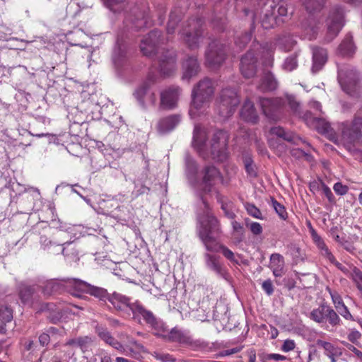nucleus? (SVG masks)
Listing matches in <instances>:
<instances>
[{"mask_svg":"<svg viewBox=\"0 0 362 362\" xmlns=\"http://www.w3.org/2000/svg\"><path fill=\"white\" fill-rule=\"evenodd\" d=\"M204 209L198 214V233L206 249L211 252L221 251L223 255L233 262H237L235 254L217 241L222 230L218 220L210 212L206 202L202 198Z\"/></svg>","mask_w":362,"mask_h":362,"instance_id":"f257e3e1","label":"nucleus"},{"mask_svg":"<svg viewBox=\"0 0 362 362\" xmlns=\"http://www.w3.org/2000/svg\"><path fill=\"white\" fill-rule=\"evenodd\" d=\"M208 132L199 126H195L192 144L199 151H209L213 159L224 160L227 157L226 148L228 135L226 132L218 130L213 133L212 137L207 143Z\"/></svg>","mask_w":362,"mask_h":362,"instance_id":"f03ea898","label":"nucleus"},{"mask_svg":"<svg viewBox=\"0 0 362 362\" xmlns=\"http://www.w3.org/2000/svg\"><path fill=\"white\" fill-rule=\"evenodd\" d=\"M185 175L189 184L195 189H200L204 194L212 192L213 187L223 180L220 171L214 165H206L202 169L200 180L197 163L189 156L185 158Z\"/></svg>","mask_w":362,"mask_h":362,"instance_id":"7ed1b4c3","label":"nucleus"},{"mask_svg":"<svg viewBox=\"0 0 362 362\" xmlns=\"http://www.w3.org/2000/svg\"><path fill=\"white\" fill-rule=\"evenodd\" d=\"M214 87L211 80L206 78L194 86L192 92V102L189 113L192 117L204 114L214 95Z\"/></svg>","mask_w":362,"mask_h":362,"instance_id":"20e7f679","label":"nucleus"},{"mask_svg":"<svg viewBox=\"0 0 362 362\" xmlns=\"http://www.w3.org/2000/svg\"><path fill=\"white\" fill-rule=\"evenodd\" d=\"M340 142L349 151L362 144V111L355 116L351 123L343 124Z\"/></svg>","mask_w":362,"mask_h":362,"instance_id":"39448f33","label":"nucleus"},{"mask_svg":"<svg viewBox=\"0 0 362 362\" xmlns=\"http://www.w3.org/2000/svg\"><path fill=\"white\" fill-rule=\"evenodd\" d=\"M240 103L237 93L230 88L223 89L216 101V112L223 119L230 117Z\"/></svg>","mask_w":362,"mask_h":362,"instance_id":"423d86ee","label":"nucleus"},{"mask_svg":"<svg viewBox=\"0 0 362 362\" xmlns=\"http://www.w3.org/2000/svg\"><path fill=\"white\" fill-rule=\"evenodd\" d=\"M202 20L199 18L190 19L187 25L182 30L180 35L188 47L197 49L202 42Z\"/></svg>","mask_w":362,"mask_h":362,"instance_id":"0eeeda50","label":"nucleus"},{"mask_svg":"<svg viewBox=\"0 0 362 362\" xmlns=\"http://www.w3.org/2000/svg\"><path fill=\"white\" fill-rule=\"evenodd\" d=\"M338 80L341 88L347 94L354 95L358 89V74L350 66L339 69Z\"/></svg>","mask_w":362,"mask_h":362,"instance_id":"6e6552de","label":"nucleus"},{"mask_svg":"<svg viewBox=\"0 0 362 362\" xmlns=\"http://www.w3.org/2000/svg\"><path fill=\"white\" fill-rule=\"evenodd\" d=\"M71 281H77V279L48 280L42 287V292L45 295H52L63 291H67L73 296L79 297L80 295L76 292L75 285L71 283Z\"/></svg>","mask_w":362,"mask_h":362,"instance_id":"1a4fd4ad","label":"nucleus"},{"mask_svg":"<svg viewBox=\"0 0 362 362\" xmlns=\"http://www.w3.org/2000/svg\"><path fill=\"white\" fill-rule=\"evenodd\" d=\"M310 318L317 323H324L328 321L332 327L339 325L341 322L337 313L324 304L313 310L310 313Z\"/></svg>","mask_w":362,"mask_h":362,"instance_id":"9d476101","label":"nucleus"},{"mask_svg":"<svg viewBox=\"0 0 362 362\" xmlns=\"http://www.w3.org/2000/svg\"><path fill=\"white\" fill-rule=\"evenodd\" d=\"M226 46L218 40L211 42L206 52V63L211 67L221 65L226 59Z\"/></svg>","mask_w":362,"mask_h":362,"instance_id":"9b49d317","label":"nucleus"},{"mask_svg":"<svg viewBox=\"0 0 362 362\" xmlns=\"http://www.w3.org/2000/svg\"><path fill=\"white\" fill-rule=\"evenodd\" d=\"M344 11L341 8L333 9L327 18V32L326 40L329 42L332 40L340 32L344 26Z\"/></svg>","mask_w":362,"mask_h":362,"instance_id":"f8f14e48","label":"nucleus"},{"mask_svg":"<svg viewBox=\"0 0 362 362\" xmlns=\"http://www.w3.org/2000/svg\"><path fill=\"white\" fill-rule=\"evenodd\" d=\"M182 89L172 86L163 89L160 93V107L164 110H173L177 105Z\"/></svg>","mask_w":362,"mask_h":362,"instance_id":"ddd939ff","label":"nucleus"},{"mask_svg":"<svg viewBox=\"0 0 362 362\" xmlns=\"http://www.w3.org/2000/svg\"><path fill=\"white\" fill-rule=\"evenodd\" d=\"M108 300L115 310L127 316L132 315L134 305H136L138 302V300L132 301L128 296L117 292L111 294L108 297Z\"/></svg>","mask_w":362,"mask_h":362,"instance_id":"4468645a","label":"nucleus"},{"mask_svg":"<svg viewBox=\"0 0 362 362\" xmlns=\"http://www.w3.org/2000/svg\"><path fill=\"white\" fill-rule=\"evenodd\" d=\"M259 104L265 116L276 120L278 119L277 113L284 106V101L282 98H264L259 99Z\"/></svg>","mask_w":362,"mask_h":362,"instance_id":"2eb2a0df","label":"nucleus"},{"mask_svg":"<svg viewBox=\"0 0 362 362\" xmlns=\"http://www.w3.org/2000/svg\"><path fill=\"white\" fill-rule=\"evenodd\" d=\"M163 39H160V32L157 30L151 31L147 35L144 36L140 44L141 52L146 56L153 54L157 47L160 43H163Z\"/></svg>","mask_w":362,"mask_h":362,"instance_id":"dca6fc26","label":"nucleus"},{"mask_svg":"<svg viewBox=\"0 0 362 362\" xmlns=\"http://www.w3.org/2000/svg\"><path fill=\"white\" fill-rule=\"evenodd\" d=\"M281 139L284 141L290 142L293 144H298L300 142H303L301 138L291 132H286L281 127H272L269 130V145L272 148H276L274 137Z\"/></svg>","mask_w":362,"mask_h":362,"instance_id":"f3484780","label":"nucleus"},{"mask_svg":"<svg viewBox=\"0 0 362 362\" xmlns=\"http://www.w3.org/2000/svg\"><path fill=\"white\" fill-rule=\"evenodd\" d=\"M153 329V334L156 336L162 337L168 341H177L180 339V332L175 329H172L168 330L165 323L158 318L149 325Z\"/></svg>","mask_w":362,"mask_h":362,"instance_id":"a211bd4d","label":"nucleus"},{"mask_svg":"<svg viewBox=\"0 0 362 362\" xmlns=\"http://www.w3.org/2000/svg\"><path fill=\"white\" fill-rule=\"evenodd\" d=\"M71 283L74 284L76 287V292H86L91 296H93L100 300H108L110 296L105 288L92 286L86 281L77 279V281H71Z\"/></svg>","mask_w":362,"mask_h":362,"instance_id":"6ab92c4d","label":"nucleus"},{"mask_svg":"<svg viewBox=\"0 0 362 362\" xmlns=\"http://www.w3.org/2000/svg\"><path fill=\"white\" fill-rule=\"evenodd\" d=\"M182 116L180 114H172L160 118L156 124L158 134H165L170 132L180 123Z\"/></svg>","mask_w":362,"mask_h":362,"instance_id":"aec40b11","label":"nucleus"},{"mask_svg":"<svg viewBox=\"0 0 362 362\" xmlns=\"http://www.w3.org/2000/svg\"><path fill=\"white\" fill-rule=\"evenodd\" d=\"M256 54L253 50L247 52L241 59L240 71L245 78L252 77L256 72Z\"/></svg>","mask_w":362,"mask_h":362,"instance_id":"412c9836","label":"nucleus"},{"mask_svg":"<svg viewBox=\"0 0 362 362\" xmlns=\"http://www.w3.org/2000/svg\"><path fill=\"white\" fill-rule=\"evenodd\" d=\"M95 332L105 344L117 350L120 354L128 355L126 354L127 350L124 346L111 334L107 328L97 326L95 327Z\"/></svg>","mask_w":362,"mask_h":362,"instance_id":"4be33fe9","label":"nucleus"},{"mask_svg":"<svg viewBox=\"0 0 362 362\" xmlns=\"http://www.w3.org/2000/svg\"><path fill=\"white\" fill-rule=\"evenodd\" d=\"M316 344L324 350V354L330 359V362H339L341 360L342 349L339 346L322 339H317Z\"/></svg>","mask_w":362,"mask_h":362,"instance_id":"5701e85b","label":"nucleus"},{"mask_svg":"<svg viewBox=\"0 0 362 362\" xmlns=\"http://www.w3.org/2000/svg\"><path fill=\"white\" fill-rule=\"evenodd\" d=\"M182 70L183 80H189L197 76L200 70V66L197 58L194 56L187 57L182 62Z\"/></svg>","mask_w":362,"mask_h":362,"instance_id":"b1692460","label":"nucleus"},{"mask_svg":"<svg viewBox=\"0 0 362 362\" xmlns=\"http://www.w3.org/2000/svg\"><path fill=\"white\" fill-rule=\"evenodd\" d=\"M269 267L275 277H281L286 273L285 260L279 253H273L269 257Z\"/></svg>","mask_w":362,"mask_h":362,"instance_id":"393cba45","label":"nucleus"},{"mask_svg":"<svg viewBox=\"0 0 362 362\" xmlns=\"http://www.w3.org/2000/svg\"><path fill=\"white\" fill-rule=\"evenodd\" d=\"M132 314L135 320L140 321L142 319L148 326L152 324L156 318L151 310L144 308L139 301L136 305H134Z\"/></svg>","mask_w":362,"mask_h":362,"instance_id":"a878e982","label":"nucleus"},{"mask_svg":"<svg viewBox=\"0 0 362 362\" xmlns=\"http://www.w3.org/2000/svg\"><path fill=\"white\" fill-rule=\"evenodd\" d=\"M204 259L206 266L209 269L214 272L218 276L227 279V272L219 262L218 257L209 253H205Z\"/></svg>","mask_w":362,"mask_h":362,"instance_id":"bb28decb","label":"nucleus"},{"mask_svg":"<svg viewBox=\"0 0 362 362\" xmlns=\"http://www.w3.org/2000/svg\"><path fill=\"white\" fill-rule=\"evenodd\" d=\"M327 60V50L321 47L313 48L312 72L315 74L322 69Z\"/></svg>","mask_w":362,"mask_h":362,"instance_id":"cd10ccee","label":"nucleus"},{"mask_svg":"<svg viewBox=\"0 0 362 362\" xmlns=\"http://www.w3.org/2000/svg\"><path fill=\"white\" fill-rule=\"evenodd\" d=\"M175 61V57L173 52L163 56L159 61L161 74L165 76H169L173 74L176 69Z\"/></svg>","mask_w":362,"mask_h":362,"instance_id":"c85d7f7f","label":"nucleus"},{"mask_svg":"<svg viewBox=\"0 0 362 362\" xmlns=\"http://www.w3.org/2000/svg\"><path fill=\"white\" fill-rule=\"evenodd\" d=\"M241 117L246 122L256 123L258 115L254 107V104L249 100H246L240 110Z\"/></svg>","mask_w":362,"mask_h":362,"instance_id":"c756f323","label":"nucleus"},{"mask_svg":"<svg viewBox=\"0 0 362 362\" xmlns=\"http://www.w3.org/2000/svg\"><path fill=\"white\" fill-rule=\"evenodd\" d=\"M284 101V105L286 103H287L293 114L303 118L305 120L308 119V116L310 115V112L307 111L306 112L303 113L301 111L300 103L297 100L294 95L286 94Z\"/></svg>","mask_w":362,"mask_h":362,"instance_id":"7c9ffc66","label":"nucleus"},{"mask_svg":"<svg viewBox=\"0 0 362 362\" xmlns=\"http://www.w3.org/2000/svg\"><path fill=\"white\" fill-rule=\"evenodd\" d=\"M127 57V45L122 39H117L113 49L112 60L119 65Z\"/></svg>","mask_w":362,"mask_h":362,"instance_id":"2f4dec72","label":"nucleus"},{"mask_svg":"<svg viewBox=\"0 0 362 362\" xmlns=\"http://www.w3.org/2000/svg\"><path fill=\"white\" fill-rule=\"evenodd\" d=\"M305 121L308 124L315 128L320 134H329L332 131L330 124L327 122L322 118L312 117L311 113Z\"/></svg>","mask_w":362,"mask_h":362,"instance_id":"473e14b6","label":"nucleus"},{"mask_svg":"<svg viewBox=\"0 0 362 362\" xmlns=\"http://www.w3.org/2000/svg\"><path fill=\"white\" fill-rule=\"evenodd\" d=\"M319 21L313 17H310L303 25L305 37L311 40L316 37L319 30Z\"/></svg>","mask_w":362,"mask_h":362,"instance_id":"72a5a7b5","label":"nucleus"},{"mask_svg":"<svg viewBox=\"0 0 362 362\" xmlns=\"http://www.w3.org/2000/svg\"><path fill=\"white\" fill-rule=\"evenodd\" d=\"M93 341V339L88 336L79 337L69 339L66 342L65 346L78 347L84 353L90 347Z\"/></svg>","mask_w":362,"mask_h":362,"instance_id":"f704fd0d","label":"nucleus"},{"mask_svg":"<svg viewBox=\"0 0 362 362\" xmlns=\"http://www.w3.org/2000/svg\"><path fill=\"white\" fill-rule=\"evenodd\" d=\"M13 319V310L7 305H0V333L6 332V324Z\"/></svg>","mask_w":362,"mask_h":362,"instance_id":"c9c22d12","label":"nucleus"},{"mask_svg":"<svg viewBox=\"0 0 362 362\" xmlns=\"http://www.w3.org/2000/svg\"><path fill=\"white\" fill-rule=\"evenodd\" d=\"M355 49L352 37L347 35L339 46L338 52L342 56H351L354 53Z\"/></svg>","mask_w":362,"mask_h":362,"instance_id":"e433bc0d","label":"nucleus"},{"mask_svg":"<svg viewBox=\"0 0 362 362\" xmlns=\"http://www.w3.org/2000/svg\"><path fill=\"white\" fill-rule=\"evenodd\" d=\"M269 8L276 13V16H286L289 13V10H291V13L292 12V8H288V3L286 1H280L278 3L274 1H272L268 3Z\"/></svg>","mask_w":362,"mask_h":362,"instance_id":"4c0bfd02","label":"nucleus"},{"mask_svg":"<svg viewBox=\"0 0 362 362\" xmlns=\"http://www.w3.org/2000/svg\"><path fill=\"white\" fill-rule=\"evenodd\" d=\"M276 87L277 81L270 72L264 74L260 84L258 86V88L262 91L273 90H275Z\"/></svg>","mask_w":362,"mask_h":362,"instance_id":"58836bf2","label":"nucleus"},{"mask_svg":"<svg viewBox=\"0 0 362 362\" xmlns=\"http://www.w3.org/2000/svg\"><path fill=\"white\" fill-rule=\"evenodd\" d=\"M276 15L269 8L268 4L261 19L262 26L265 29H269L276 24Z\"/></svg>","mask_w":362,"mask_h":362,"instance_id":"ea45409f","label":"nucleus"},{"mask_svg":"<svg viewBox=\"0 0 362 362\" xmlns=\"http://www.w3.org/2000/svg\"><path fill=\"white\" fill-rule=\"evenodd\" d=\"M305 10L309 13H314L321 11L325 0H300Z\"/></svg>","mask_w":362,"mask_h":362,"instance_id":"a19ab883","label":"nucleus"},{"mask_svg":"<svg viewBox=\"0 0 362 362\" xmlns=\"http://www.w3.org/2000/svg\"><path fill=\"white\" fill-rule=\"evenodd\" d=\"M181 12L179 10H174L170 12L169 20L167 24V32L168 35L173 34L177 23L180 21Z\"/></svg>","mask_w":362,"mask_h":362,"instance_id":"79ce46f5","label":"nucleus"},{"mask_svg":"<svg viewBox=\"0 0 362 362\" xmlns=\"http://www.w3.org/2000/svg\"><path fill=\"white\" fill-rule=\"evenodd\" d=\"M296 40L291 35H284L278 40V46L279 49L285 52L291 50L296 44Z\"/></svg>","mask_w":362,"mask_h":362,"instance_id":"37998d69","label":"nucleus"},{"mask_svg":"<svg viewBox=\"0 0 362 362\" xmlns=\"http://www.w3.org/2000/svg\"><path fill=\"white\" fill-rule=\"evenodd\" d=\"M259 52L261 54L262 57L264 58L263 63L265 66H270L272 65V54L273 49L271 45H265L259 47Z\"/></svg>","mask_w":362,"mask_h":362,"instance_id":"c03bdc74","label":"nucleus"},{"mask_svg":"<svg viewBox=\"0 0 362 362\" xmlns=\"http://www.w3.org/2000/svg\"><path fill=\"white\" fill-rule=\"evenodd\" d=\"M35 291L33 286L22 284L19 288V296L23 303H28Z\"/></svg>","mask_w":362,"mask_h":362,"instance_id":"a18cd8bd","label":"nucleus"},{"mask_svg":"<svg viewBox=\"0 0 362 362\" xmlns=\"http://www.w3.org/2000/svg\"><path fill=\"white\" fill-rule=\"evenodd\" d=\"M349 276L353 280L362 294V272L356 267H353L349 272Z\"/></svg>","mask_w":362,"mask_h":362,"instance_id":"49530a36","label":"nucleus"},{"mask_svg":"<svg viewBox=\"0 0 362 362\" xmlns=\"http://www.w3.org/2000/svg\"><path fill=\"white\" fill-rule=\"evenodd\" d=\"M153 83V81L151 78H148L141 86H140L134 93L137 100L144 104V97L148 92L149 87Z\"/></svg>","mask_w":362,"mask_h":362,"instance_id":"de8ad7c7","label":"nucleus"},{"mask_svg":"<svg viewBox=\"0 0 362 362\" xmlns=\"http://www.w3.org/2000/svg\"><path fill=\"white\" fill-rule=\"evenodd\" d=\"M107 7L115 13L123 11L127 4V0H105Z\"/></svg>","mask_w":362,"mask_h":362,"instance_id":"09e8293b","label":"nucleus"},{"mask_svg":"<svg viewBox=\"0 0 362 362\" xmlns=\"http://www.w3.org/2000/svg\"><path fill=\"white\" fill-rule=\"evenodd\" d=\"M252 34L250 32H245L240 36H237L235 38V45L239 48L244 47L251 40Z\"/></svg>","mask_w":362,"mask_h":362,"instance_id":"8fccbe9b","label":"nucleus"},{"mask_svg":"<svg viewBox=\"0 0 362 362\" xmlns=\"http://www.w3.org/2000/svg\"><path fill=\"white\" fill-rule=\"evenodd\" d=\"M272 206H273L274 209L275 210L276 214L279 216V217L283 220H286L288 216H287V212L285 209V207L282 204L279 203L274 199H272Z\"/></svg>","mask_w":362,"mask_h":362,"instance_id":"3c124183","label":"nucleus"},{"mask_svg":"<svg viewBox=\"0 0 362 362\" xmlns=\"http://www.w3.org/2000/svg\"><path fill=\"white\" fill-rule=\"evenodd\" d=\"M327 290L328 291L331 298L332 300V302L334 305L335 308L337 307H339L341 305L344 304L343 302V300L341 298V296L339 295V293L336 291H332L329 288H327Z\"/></svg>","mask_w":362,"mask_h":362,"instance_id":"603ef678","label":"nucleus"},{"mask_svg":"<svg viewBox=\"0 0 362 362\" xmlns=\"http://www.w3.org/2000/svg\"><path fill=\"white\" fill-rule=\"evenodd\" d=\"M244 163L247 173L250 177H255L257 175L255 165H254L253 161L251 160V158H245Z\"/></svg>","mask_w":362,"mask_h":362,"instance_id":"864d4df0","label":"nucleus"},{"mask_svg":"<svg viewBox=\"0 0 362 362\" xmlns=\"http://www.w3.org/2000/svg\"><path fill=\"white\" fill-rule=\"evenodd\" d=\"M297 65L296 57L292 56L286 59L283 64V68L286 71H291L297 67Z\"/></svg>","mask_w":362,"mask_h":362,"instance_id":"5fc2aeb1","label":"nucleus"},{"mask_svg":"<svg viewBox=\"0 0 362 362\" xmlns=\"http://www.w3.org/2000/svg\"><path fill=\"white\" fill-rule=\"evenodd\" d=\"M291 155L297 158H305L308 161H311L313 160V157L308 153L300 149V148H293L291 150Z\"/></svg>","mask_w":362,"mask_h":362,"instance_id":"6e6d98bb","label":"nucleus"},{"mask_svg":"<svg viewBox=\"0 0 362 362\" xmlns=\"http://www.w3.org/2000/svg\"><path fill=\"white\" fill-rule=\"evenodd\" d=\"M246 209L247 213L253 216L254 218H258V219H262V213L260 210L257 208L254 204H248L246 206Z\"/></svg>","mask_w":362,"mask_h":362,"instance_id":"4d7b16f0","label":"nucleus"},{"mask_svg":"<svg viewBox=\"0 0 362 362\" xmlns=\"http://www.w3.org/2000/svg\"><path fill=\"white\" fill-rule=\"evenodd\" d=\"M62 251L68 260L74 261L77 259L78 253L74 248L63 247Z\"/></svg>","mask_w":362,"mask_h":362,"instance_id":"13d9d810","label":"nucleus"},{"mask_svg":"<svg viewBox=\"0 0 362 362\" xmlns=\"http://www.w3.org/2000/svg\"><path fill=\"white\" fill-rule=\"evenodd\" d=\"M337 311L346 320H352V315L345 304L341 305L336 308Z\"/></svg>","mask_w":362,"mask_h":362,"instance_id":"bf43d9fd","label":"nucleus"},{"mask_svg":"<svg viewBox=\"0 0 362 362\" xmlns=\"http://www.w3.org/2000/svg\"><path fill=\"white\" fill-rule=\"evenodd\" d=\"M333 189L336 194L341 196L346 194L349 189L346 185H342L341 182L335 183Z\"/></svg>","mask_w":362,"mask_h":362,"instance_id":"052dcab7","label":"nucleus"},{"mask_svg":"<svg viewBox=\"0 0 362 362\" xmlns=\"http://www.w3.org/2000/svg\"><path fill=\"white\" fill-rule=\"evenodd\" d=\"M262 288L268 296L272 295L274 292V286L270 279L264 281L262 284Z\"/></svg>","mask_w":362,"mask_h":362,"instance_id":"680f3d73","label":"nucleus"},{"mask_svg":"<svg viewBox=\"0 0 362 362\" xmlns=\"http://www.w3.org/2000/svg\"><path fill=\"white\" fill-rule=\"evenodd\" d=\"M321 189L324 193V194L326 196V197L328 199V200L330 202H333L334 201V197L329 187H328L324 183H321Z\"/></svg>","mask_w":362,"mask_h":362,"instance_id":"e2e57ef3","label":"nucleus"},{"mask_svg":"<svg viewBox=\"0 0 362 362\" xmlns=\"http://www.w3.org/2000/svg\"><path fill=\"white\" fill-rule=\"evenodd\" d=\"M295 346L296 344L293 340L286 339L284 341L281 349L284 351L288 352L293 350L295 349Z\"/></svg>","mask_w":362,"mask_h":362,"instance_id":"0e129e2a","label":"nucleus"},{"mask_svg":"<svg viewBox=\"0 0 362 362\" xmlns=\"http://www.w3.org/2000/svg\"><path fill=\"white\" fill-rule=\"evenodd\" d=\"M250 229L254 235H259L262 232V227L257 222L251 223L250 224Z\"/></svg>","mask_w":362,"mask_h":362,"instance_id":"69168bd1","label":"nucleus"},{"mask_svg":"<svg viewBox=\"0 0 362 362\" xmlns=\"http://www.w3.org/2000/svg\"><path fill=\"white\" fill-rule=\"evenodd\" d=\"M156 358L162 362H175L173 356L168 354H156Z\"/></svg>","mask_w":362,"mask_h":362,"instance_id":"338daca9","label":"nucleus"},{"mask_svg":"<svg viewBox=\"0 0 362 362\" xmlns=\"http://www.w3.org/2000/svg\"><path fill=\"white\" fill-rule=\"evenodd\" d=\"M361 334L358 330H351L349 335L348 339L352 343H356L361 338Z\"/></svg>","mask_w":362,"mask_h":362,"instance_id":"774afa93","label":"nucleus"}]
</instances>
